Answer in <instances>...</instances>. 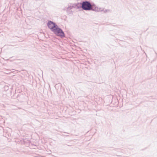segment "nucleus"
Segmentation results:
<instances>
[{
	"label": "nucleus",
	"mask_w": 157,
	"mask_h": 157,
	"mask_svg": "<svg viewBox=\"0 0 157 157\" xmlns=\"http://www.w3.org/2000/svg\"><path fill=\"white\" fill-rule=\"evenodd\" d=\"M77 9H82L83 10L86 11L92 10L94 4H91L88 1H83L82 2L78 3L77 4Z\"/></svg>",
	"instance_id": "f257e3e1"
},
{
	"label": "nucleus",
	"mask_w": 157,
	"mask_h": 157,
	"mask_svg": "<svg viewBox=\"0 0 157 157\" xmlns=\"http://www.w3.org/2000/svg\"><path fill=\"white\" fill-rule=\"evenodd\" d=\"M51 31L53 32L56 35L61 38L65 37V34L64 32L57 25Z\"/></svg>",
	"instance_id": "f03ea898"
},
{
	"label": "nucleus",
	"mask_w": 157,
	"mask_h": 157,
	"mask_svg": "<svg viewBox=\"0 0 157 157\" xmlns=\"http://www.w3.org/2000/svg\"><path fill=\"white\" fill-rule=\"evenodd\" d=\"M76 4H71L68 5V7H65L63 9V10L66 11L68 14H69L72 12L71 9L73 8L77 9V6Z\"/></svg>",
	"instance_id": "7ed1b4c3"
},
{
	"label": "nucleus",
	"mask_w": 157,
	"mask_h": 157,
	"mask_svg": "<svg viewBox=\"0 0 157 157\" xmlns=\"http://www.w3.org/2000/svg\"><path fill=\"white\" fill-rule=\"evenodd\" d=\"M47 25L48 28L52 31L55 27L57 25L54 22L49 20L48 21L47 23Z\"/></svg>",
	"instance_id": "20e7f679"
},
{
	"label": "nucleus",
	"mask_w": 157,
	"mask_h": 157,
	"mask_svg": "<svg viewBox=\"0 0 157 157\" xmlns=\"http://www.w3.org/2000/svg\"><path fill=\"white\" fill-rule=\"evenodd\" d=\"M92 11L97 12L102 11H103V9L100 8H98L94 4L93 8L92 9Z\"/></svg>",
	"instance_id": "39448f33"
},
{
	"label": "nucleus",
	"mask_w": 157,
	"mask_h": 157,
	"mask_svg": "<svg viewBox=\"0 0 157 157\" xmlns=\"http://www.w3.org/2000/svg\"><path fill=\"white\" fill-rule=\"evenodd\" d=\"M109 10H105L104 11L105 13H106L108 12V11H109Z\"/></svg>",
	"instance_id": "423d86ee"
}]
</instances>
